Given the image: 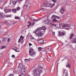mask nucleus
<instances>
[{
    "mask_svg": "<svg viewBox=\"0 0 76 76\" xmlns=\"http://www.w3.org/2000/svg\"><path fill=\"white\" fill-rule=\"evenodd\" d=\"M33 72H34V76H40V73L42 72V71L41 69L37 68L33 71Z\"/></svg>",
    "mask_w": 76,
    "mask_h": 76,
    "instance_id": "nucleus-1",
    "label": "nucleus"
},
{
    "mask_svg": "<svg viewBox=\"0 0 76 76\" xmlns=\"http://www.w3.org/2000/svg\"><path fill=\"white\" fill-rule=\"evenodd\" d=\"M55 3H54L53 4H50L47 1H45V3L43 4V7H53L54 6Z\"/></svg>",
    "mask_w": 76,
    "mask_h": 76,
    "instance_id": "nucleus-2",
    "label": "nucleus"
},
{
    "mask_svg": "<svg viewBox=\"0 0 76 76\" xmlns=\"http://www.w3.org/2000/svg\"><path fill=\"white\" fill-rule=\"evenodd\" d=\"M36 34L38 35V37H41L42 36V31H41L40 30V28H38L37 30L35 31Z\"/></svg>",
    "mask_w": 76,
    "mask_h": 76,
    "instance_id": "nucleus-3",
    "label": "nucleus"
},
{
    "mask_svg": "<svg viewBox=\"0 0 76 76\" xmlns=\"http://www.w3.org/2000/svg\"><path fill=\"white\" fill-rule=\"evenodd\" d=\"M29 53L30 56H33L35 55V53L33 49L29 50Z\"/></svg>",
    "mask_w": 76,
    "mask_h": 76,
    "instance_id": "nucleus-4",
    "label": "nucleus"
},
{
    "mask_svg": "<svg viewBox=\"0 0 76 76\" xmlns=\"http://www.w3.org/2000/svg\"><path fill=\"white\" fill-rule=\"evenodd\" d=\"M43 22H44L46 24L49 25H50L51 23V22L50 20L47 19L45 20H43Z\"/></svg>",
    "mask_w": 76,
    "mask_h": 76,
    "instance_id": "nucleus-5",
    "label": "nucleus"
},
{
    "mask_svg": "<svg viewBox=\"0 0 76 76\" xmlns=\"http://www.w3.org/2000/svg\"><path fill=\"white\" fill-rule=\"evenodd\" d=\"M24 38V37H23L22 36H21L20 37V38L18 40V42L19 43H20V41L21 42L22 41H23V39Z\"/></svg>",
    "mask_w": 76,
    "mask_h": 76,
    "instance_id": "nucleus-6",
    "label": "nucleus"
},
{
    "mask_svg": "<svg viewBox=\"0 0 76 76\" xmlns=\"http://www.w3.org/2000/svg\"><path fill=\"white\" fill-rule=\"evenodd\" d=\"M52 18L53 19V22H56L57 21V20L55 19H56V16H55V15H53L52 16Z\"/></svg>",
    "mask_w": 76,
    "mask_h": 76,
    "instance_id": "nucleus-7",
    "label": "nucleus"
},
{
    "mask_svg": "<svg viewBox=\"0 0 76 76\" xmlns=\"http://www.w3.org/2000/svg\"><path fill=\"white\" fill-rule=\"evenodd\" d=\"M64 27H65V24L62 23L61 25H60V28L61 29H63Z\"/></svg>",
    "mask_w": 76,
    "mask_h": 76,
    "instance_id": "nucleus-8",
    "label": "nucleus"
},
{
    "mask_svg": "<svg viewBox=\"0 0 76 76\" xmlns=\"http://www.w3.org/2000/svg\"><path fill=\"white\" fill-rule=\"evenodd\" d=\"M66 33L65 32V31H63L62 32H59V35H60V36H62V35H64V34H65V33Z\"/></svg>",
    "mask_w": 76,
    "mask_h": 76,
    "instance_id": "nucleus-9",
    "label": "nucleus"
},
{
    "mask_svg": "<svg viewBox=\"0 0 76 76\" xmlns=\"http://www.w3.org/2000/svg\"><path fill=\"white\" fill-rule=\"evenodd\" d=\"M38 42L39 44H43L44 43V40L43 39H40L38 40Z\"/></svg>",
    "mask_w": 76,
    "mask_h": 76,
    "instance_id": "nucleus-10",
    "label": "nucleus"
},
{
    "mask_svg": "<svg viewBox=\"0 0 76 76\" xmlns=\"http://www.w3.org/2000/svg\"><path fill=\"white\" fill-rule=\"evenodd\" d=\"M71 43H76V38L75 39H72V40H71Z\"/></svg>",
    "mask_w": 76,
    "mask_h": 76,
    "instance_id": "nucleus-11",
    "label": "nucleus"
},
{
    "mask_svg": "<svg viewBox=\"0 0 76 76\" xmlns=\"http://www.w3.org/2000/svg\"><path fill=\"white\" fill-rule=\"evenodd\" d=\"M25 6L26 7H28V6H29L30 5V4L29 3V2H27L25 3Z\"/></svg>",
    "mask_w": 76,
    "mask_h": 76,
    "instance_id": "nucleus-12",
    "label": "nucleus"
},
{
    "mask_svg": "<svg viewBox=\"0 0 76 76\" xmlns=\"http://www.w3.org/2000/svg\"><path fill=\"white\" fill-rule=\"evenodd\" d=\"M65 11V9L64 8H62L61 9V10L60 11L61 13L62 14L63 13H64V11Z\"/></svg>",
    "mask_w": 76,
    "mask_h": 76,
    "instance_id": "nucleus-13",
    "label": "nucleus"
},
{
    "mask_svg": "<svg viewBox=\"0 0 76 76\" xmlns=\"http://www.w3.org/2000/svg\"><path fill=\"white\" fill-rule=\"evenodd\" d=\"M40 30L43 32V31L46 30V28L44 27H42L40 29Z\"/></svg>",
    "mask_w": 76,
    "mask_h": 76,
    "instance_id": "nucleus-14",
    "label": "nucleus"
},
{
    "mask_svg": "<svg viewBox=\"0 0 76 76\" xmlns=\"http://www.w3.org/2000/svg\"><path fill=\"white\" fill-rule=\"evenodd\" d=\"M11 11L10 9H6L4 10L5 13H7V12H10Z\"/></svg>",
    "mask_w": 76,
    "mask_h": 76,
    "instance_id": "nucleus-15",
    "label": "nucleus"
},
{
    "mask_svg": "<svg viewBox=\"0 0 76 76\" xmlns=\"http://www.w3.org/2000/svg\"><path fill=\"white\" fill-rule=\"evenodd\" d=\"M22 70L23 71V72H26V69H25V66H23L22 67Z\"/></svg>",
    "mask_w": 76,
    "mask_h": 76,
    "instance_id": "nucleus-16",
    "label": "nucleus"
},
{
    "mask_svg": "<svg viewBox=\"0 0 76 76\" xmlns=\"http://www.w3.org/2000/svg\"><path fill=\"white\" fill-rule=\"evenodd\" d=\"M0 15L1 17H2V18H4V16H5L4 14L3 13H1Z\"/></svg>",
    "mask_w": 76,
    "mask_h": 76,
    "instance_id": "nucleus-17",
    "label": "nucleus"
},
{
    "mask_svg": "<svg viewBox=\"0 0 76 76\" xmlns=\"http://www.w3.org/2000/svg\"><path fill=\"white\" fill-rule=\"evenodd\" d=\"M74 36V34H71L70 35V39H72L73 37V36Z\"/></svg>",
    "mask_w": 76,
    "mask_h": 76,
    "instance_id": "nucleus-18",
    "label": "nucleus"
},
{
    "mask_svg": "<svg viewBox=\"0 0 76 76\" xmlns=\"http://www.w3.org/2000/svg\"><path fill=\"white\" fill-rule=\"evenodd\" d=\"M14 48V50L16 51V52H19L17 50H18V48L17 47L15 46Z\"/></svg>",
    "mask_w": 76,
    "mask_h": 76,
    "instance_id": "nucleus-19",
    "label": "nucleus"
},
{
    "mask_svg": "<svg viewBox=\"0 0 76 76\" xmlns=\"http://www.w3.org/2000/svg\"><path fill=\"white\" fill-rule=\"evenodd\" d=\"M46 53H47V52H48H48H49V51H50V49L49 48L47 49L46 50Z\"/></svg>",
    "mask_w": 76,
    "mask_h": 76,
    "instance_id": "nucleus-20",
    "label": "nucleus"
},
{
    "mask_svg": "<svg viewBox=\"0 0 76 76\" xmlns=\"http://www.w3.org/2000/svg\"><path fill=\"white\" fill-rule=\"evenodd\" d=\"M43 68V67H42L40 65H39L38 66V68H37V69H40L41 70H42V69Z\"/></svg>",
    "mask_w": 76,
    "mask_h": 76,
    "instance_id": "nucleus-21",
    "label": "nucleus"
},
{
    "mask_svg": "<svg viewBox=\"0 0 76 76\" xmlns=\"http://www.w3.org/2000/svg\"><path fill=\"white\" fill-rule=\"evenodd\" d=\"M31 20H33V21H36V20H37V19H34V18H32V17H31Z\"/></svg>",
    "mask_w": 76,
    "mask_h": 76,
    "instance_id": "nucleus-22",
    "label": "nucleus"
},
{
    "mask_svg": "<svg viewBox=\"0 0 76 76\" xmlns=\"http://www.w3.org/2000/svg\"><path fill=\"white\" fill-rule=\"evenodd\" d=\"M12 11L13 12H14V13H15L17 11V10H16V9H14L12 10Z\"/></svg>",
    "mask_w": 76,
    "mask_h": 76,
    "instance_id": "nucleus-23",
    "label": "nucleus"
},
{
    "mask_svg": "<svg viewBox=\"0 0 76 76\" xmlns=\"http://www.w3.org/2000/svg\"><path fill=\"white\" fill-rule=\"evenodd\" d=\"M42 48H41V47H38V50L39 51H41V50H42Z\"/></svg>",
    "mask_w": 76,
    "mask_h": 76,
    "instance_id": "nucleus-24",
    "label": "nucleus"
},
{
    "mask_svg": "<svg viewBox=\"0 0 76 76\" xmlns=\"http://www.w3.org/2000/svg\"><path fill=\"white\" fill-rule=\"evenodd\" d=\"M6 48V46H2L1 49H4L5 48Z\"/></svg>",
    "mask_w": 76,
    "mask_h": 76,
    "instance_id": "nucleus-25",
    "label": "nucleus"
},
{
    "mask_svg": "<svg viewBox=\"0 0 76 76\" xmlns=\"http://www.w3.org/2000/svg\"><path fill=\"white\" fill-rule=\"evenodd\" d=\"M3 29H1V28H0V34H1L2 33H3Z\"/></svg>",
    "mask_w": 76,
    "mask_h": 76,
    "instance_id": "nucleus-26",
    "label": "nucleus"
},
{
    "mask_svg": "<svg viewBox=\"0 0 76 76\" xmlns=\"http://www.w3.org/2000/svg\"><path fill=\"white\" fill-rule=\"evenodd\" d=\"M12 3L13 5H15L17 3V2L16 1H13Z\"/></svg>",
    "mask_w": 76,
    "mask_h": 76,
    "instance_id": "nucleus-27",
    "label": "nucleus"
},
{
    "mask_svg": "<svg viewBox=\"0 0 76 76\" xmlns=\"http://www.w3.org/2000/svg\"><path fill=\"white\" fill-rule=\"evenodd\" d=\"M25 61H30V60H29V59H25Z\"/></svg>",
    "mask_w": 76,
    "mask_h": 76,
    "instance_id": "nucleus-28",
    "label": "nucleus"
},
{
    "mask_svg": "<svg viewBox=\"0 0 76 76\" xmlns=\"http://www.w3.org/2000/svg\"><path fill=\"white\" fill-rule=\"evenodd\" d=\"M69 27V25L68 24H65V27Z\"/></svg>",
    "mask_w": 76,
    "mask_h": 76,
    "instance_id": "nucleus-29",
    "label": "nucleus"
},
{
    "mask_svg": "<svg viewBox=\"0 0 76 76\" xmlns=\"http://www.w3.org/2000/svg\"><path fill=\"white\" fill-rule=\"evenodd\" d=\"M11 40V39H10V38H8V39L7 42H10V41Z\"/></svg>",
    "mask_w": 76,
    "mask_h": 76,
    "instance_id": "nucleus-30",
    "label": "nucleus"
},
{
    "mask_svg": "<svg viewBox=\"0 0 76 76\" xmlns=\"http://www.w3.org/2000/svg\"><path fill=\"white\" fill-rule=\"evenodd\" d=\"M16 9L17 10H20V8L18 7L16 8Z\"/></svg>",
    "mask_w": 76,
    "mask_h": 76,
    "instance_id": "nucleus-31",
    "label": "nucleus"
},
{
    "mask_svg": "<svg viewBox=\"0 0 76 76\" xmlns=\"http://www.w3.org/2000/svg\"><path fill=\"white\" fill-rule=\"evenodd\" d=\"M66 66L67 67H69V68H70V64H68Z\"/></svg>",
    "mask_w": 76,
    "mask_h": 76,
    "instance_id": "nucleus-32",
    "label": "nucleus"
},
{
    "mask_svg": "<svg viewBox=\"0 0 76 76\" xmlns=\"http://www.w3.org/2000/svg\"><path fill=\"white\" fill-rule=\"evenodd\" d=\"M56 19H60V17H58V16H56Z\"/></svg>",
    "mask_w": 76,
    "mask_h": 76,
    "instance_id": "nucleus-33",
    "label": "nucleus"
},
{
    "mask_svg": "<svg viewBox=\"0 0 76 76\" xmlns=\"http://www.w3.org/2000/svg\"><path fill=\"white\" fill-rule=\"evenodd\" d=\"M65 76H69L68 75V73H67V72L66 73V72H65Z\"/></svg>",
    "mask_w": 76,
    "mask_h": 76,
    "instance_id": "nucleus-34",
    "label": "nucleus"
},
{
    "mask_svg": "<svg viewBox=\"0 0 76 76\" xmlns=\"http://www.w3.org/2000/svg\"><path fill=\"white\" fill-rule=\"evenodd\" d=\"M25 72L26 71H23V73H22V74L23 75H25Z\"/></svg>",
    "mask_w": 76,
    "mask_h": 76,
    "instance_id": "nucleus-35",
    "label": "nucleus"
},
{
    "mask_svg": "<svg viewBox=\"0 0 76 76\" xmlns=\"http://www.w3.org/2000/svg\"><path fill=\"white\" fill-rule=\"evenodd\" d=\"M52 1L54 2V3H56V0H52Z\"/></svg>",
    "mask_w": 76,
    "mask_h": 76,
    "instance_id": "nucleus-36",
    "label": "nucleus"
},
{
    "mask_svg": "<svg viewBox=\"0 0 76 76\" xmlns=\"http://www.w3.org/2000/svg\"><path fill=\"white\" fill-rule=\"evenodd\" d=\"M12 58H15V56L14 55H12Z\"/></svg>",
    "mask_w": 76,
    "mask_h": 76,
    "instance_id": "nucleus-37",
    "label": "nucleus"
},
{
    "mask_svg": "<svg viewBox=\"0 0 76 76\" xmlns=\"http://www.w3.org/2000/svg\"><path fill=\"white\" fill-rule=\"evenodd\" d=\"M30 38L31 39H34V37H32V36H31L30 37Z\"/></svg>",
    "mask_w": 76,
    "mask_h": 76,
    "instance_id": "nucleus-38",
    "label": "nucleus"
},
{
    "mask_svg": "<svg viewBox=\"0 0 76 76\" xmlns=\"http://www.w3.org/2000/svg\"><path fill=\"white\" fill-rule=\"evenodd\" d=\"M19 18L18 17H15V18L16 19H19Z\"/></svg>",
    "mask_w": 76,
    "mask_h": 76,
    "instance_id": "nucleus-39",
    "label": "nucleus"
},
{
    "mask_svg": "<svg viewBox=\"0 0 76 76\" xmlns=\"http://www.w3.org/2000/svg\"><path fill=\"white\" fill-rule=\"evenodd\" d=\"M52 26H56V25L53 24L52 25Z\"/></svg>",
    "mask_w": 76,
    "mask_h": 76,
    "instance_id": "nucleus-40",
    "label": "nucleus"
},
{
    "mask_svg": "<svg viewBox=\"0 0 76 76\" xmlns=\"http://www.w3.org/2000/svg\"><path fill=\"white\" fill-rule=\"evenodd\" d=\"M53 33V35H55V32H52Z\"/></svg>",
    "mask_w": 76,
    "mask_h": 76,
    "instance_id": "nucleus-41",
    "label": "nucleus"
},
{
    "mask_svg": "<svg viewBox=\"0 0 76 76\" xmlns=\"http://www.w3.org/2000/svg\"><path fill=\"white\" fill-rule=\"evenodd\" d=\"M31 25V23H29V25L27 26L28 27H29L30 25Z\"/></svg>",
    "mask_w": 76,
    "mask_h": 76,
    "instance_id": "nucleus-42",
    "label": "nucleus"
},
{
    "mask_svg": "<svg viewBox=\"0 0 76 76\" xmlns=\"http://www.w3.org/2000/svg\"><path fill=\"white\" fill-rule=\"evenodd\" d=\"M4 23H6L7 25V21H5Z\"/></svg>",
    "mask_w": 76,
    "mask_h": 76,
    "instance_id": "nucleus-43",
    "label": "nucleus"
},
{
    "mask_svg": "<svg viewBox=\"0 0 76 76\" xmlns=\"http://www.w3.org/2000/svg\"><path fill=\"white\" fill-rule=\"evenodd\" d=\"M4 41H6V38H5L4 39Z\"/></svg>",
    "mask_w": 76,
    "mask_h": 76,
    "instance_id": "nucleus-44",
    "label": "nucleus"
},
{
    "mask_svg": "<svg viewBox=\"0 0 76 76\" xmlns=\"http://www.w3.org/2000/svg\"><path fill=\"white\" fill-rule=\"evenodd\" d=\"M29 45H30V46H31V45H32V44H31V43H29Z\"/></svg>",
    "mask_w": 76,
    "mask_h": 76,
    "instance_id": "nucleus-45",
    "label": "nucleus"
},
{
    "mask_svg": "<svg viewBox=\"0 0 76 76\" xmlns=\"http://www.w3.org/2000/svg\"><path fill=\"white\" fill-rule=\"evenodd\" d=\"M64 72H65V70H64L62 72L63 73V74L64 73Z\"/></svg>",
    "mask_w": 76,
    "mask_h": 76,
    "instance_id": "nucleus-46",
    "label": "nucleus"
},
{
    "mask_svg": "<svg viewBox=\"0 0 76 76\" xmlns=\"http://www.w3.org/2000/svg\"><path fill=\"white\" fill-rule=\"evenodd\" d=\"M9 17H11V15H10V16H9V15H8V16L6 17V18H9Z\"/></svg>",
    "mask_w": 76,
    "mask_h": 76,
    "instance_id": "nucleus-47",
    "label": "nucleus"
},
{
    "mask_svg": "<svg viewBox=\"0 0 76 76\" xmlns=\"http://www.w3.org/2000/svg\"><path fill=\"white\" fill-rule=\"evenodd\" d=\"M72 27H73V28H74V26H71V28H72Z\"/></svg>",
    "mask_w": 76,
    "mask_h": 76,
    "instance_id": "nucleus-48",
    "label": "nucleus"
},
{
    "mask_svg": "<svg viewBox=\"0 0 76 76\" xmlns=\"http://www.w3.org/2000/svg\"><path fill=\"white\" fill-rule=\"evenodd\" d=\"M17 1H22L23 0H17Z\"/></svg>",
    "mask_w": 76,
    "mask_h": 76,
    "instance_id": "nucleus-49",
    "label": "nucleus"
},
{
    "mask_svg": "<svg viewBox=\"0 0 76 76\" xmlns=\"http://www.w3.org/2000/svg\"><path fill=\"white\" fill-rule=\"evenodd\" d=\"M35 24V23H33V25H34Z\"/></svg>",
    "mask_w": 76,
    "mask_h": 76,
    "instance_id": "nucleus-50",
    "label": "nucleus"
},
{
    "mask_svg": "<svg viewBox=\"0 0 76 76\" xmlns=\"http://www.w3.org/2000/svg\"><path fill=\"white\" fill-rule=\"evenodd\" d=\"M44 9V8H42L40 9V10H43V9Z\"/></svg>",
    "mask_w": 76,
    "mask_h": 76,
    "instance_id": "nucleus-51",
    "label": "nucleus"
},
{
    "mask_svg": "<svg viewBox=\"0 0 76 76\" xmlns=\"http://www.w3.org/2000/svg\"><path fill=\"white\" fill-rule=\"evenodd\" d=\"M18 76H22V75L20 74V75H19Z\"/></svg>",
    "mask_w": 76,
    "mask_h": 76,
    "instance_id": "nucleus-52",
    "label": "nucleus"
},
{
    "mask_svg": "<svg viewBox=\"0 0 76 76\" xmlns=\"http://www.w3.org/2000/svg\"><path fill=\"white\" fill-rule=\"evenodd\" d=\"M1 13H0V18H1V15H0Z\"/></svg>",
    "mask_w": 76,
    "mask_h": 76,
    "instance_id": "nucleus-53",
    "label": "nucleus"
},
{
    "mask_svg": "<svg viewBox=\"0 0 76 76\" xmlns=\"http://www.w3.org/2000/svg\"><path fill=\"white\" fill-rule=\"evenodd\" d=\"M0 56H2V54H0Z\"/></svg>",
    "mask_w": 76,
    "mask_h": 76,
    "instance_id": "nucleus-54",
    "label": "nucleus"
},
{
    "mask_svg": "<svg viewBox=\"0 0 76 76\" xmlns=\"http://www.w3.org/2000/svg\"><path fill=\"white\" fill-rule=\"evenodd\" d=\"M1 9H3V8H1Z\"/></svg>",
    "mask_w": 76,
    "mask_h": 76,
    "instance_id": "nucleus-55",
    "label": "nucleus"
},
{
    "mask_svg": "<svg viewBox=\"0 0 76 76\" xmlns=\"http://www.w3.org/2000/svg\"><path fill=\"white\" fill-rule=\"evenodd\" d=\"M12 50H15V49H12Z\"/></svg>",
    "mask_w": 76,
    "mask_h": 76,
    "instance_id": "nucleus-56",
    "label": "nucleus"
},
{
    "mask_svg": "<svg viewBox=\"0 0 76 76\" xmlns=\"http://www.w3.org/2000/svg\"><path fill=\"white\" fill-rule=\"evenodd\" d=\"M36 12H37L38 11H35Z\"/></svg>",
    "mask_w": 76,
    "mask_h": 76,
    "instance_id": "nucleus-57",
    "label": "nucleus"
},
{
    "mask_svg": "<svg viewBox=\"0 0 76 76\" xmlns=\"http://www.w3.org/2000/svg\"><path fill=\"white\" fill-rule=\"evenodd\" d=\"M64 76V75H63V76Z\"/></svg>",
    "mask_w": 76,
    "mask_h": 76,
    "instance_id": "nucleus-58",
    "label": "nucleus"
},
{
    "mask_svg": "<svg viewBox=\"0 0 76 76\" xmlns=\"http://www.w3.org/2000/svg\"><path fill=\"white\" fill-rule=\"evenodd\" d=\"M39 11L38 12H39Z\"/></svg>",
    "mask_w": 76,
    "mask_h": 76,
    "instance_id": "nucleus-59",
    "label": "nucleus"
},
{
    "mask_svg": "<svg viewBox=\"0 0 76 76\" xmlns=\"http://www.w3.org/2000/svg\"><path fill=\"white\" fill-rule=\"evenodd\" d=\"M39 11L38 12H39Z\"/></svg>",
    "mask_w": 76,
    "mask_h": 76,
    "instance_id": "nucleus-60",
    "label": "nucleus"
}]
</instances>
